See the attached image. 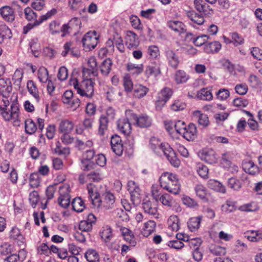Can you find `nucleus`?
<instances>
[{
	"label": "nucleus",
	"instance_id": "obj_1",
	"mask_svg": "<svg viewBox=\"0 0 262 262\" xmlns=\"http://www.w3.org/2000/svg\"><path fill=\"white\" fill-rule=\"evenodd\" d=\"M89 198L91 202L95 208H99L101 205L106 209L112 208L115 202V198L114 194L110 192H106L103 194V200L99 198V194L93 188L91 184L87 186Z\"/></svg>",
	"mask_w": 262,
	"mask_h": 262
},
{
	"label": "nucleus",
	"instance_id": "obj_2",
	"mask_svg": "<svg viewBox=\"0 0 262 262\" xmlns=\"http://www.w3.org/2000/svg\"><path fill=\"white\" fill-rule=\"evenodd\" d=\"M0 115L6 121L18 122L19 108L18 103L13 102L10 105L8 99H2L0 101Z\"/></svg>",
	"mask_w": 262,
	"mask_h": 262
},
{
	"label": "nucleus",
	"instance_id": "obj_3",
	"mask_svg": "<svg viewBox=\"0 0 262 262\" xmlns=\"http://www.w3.org/2000/svg\"><path fill=\"white\" fill-rule=\"evenodd\" d=\"M160 186L164 189L174 195L180 193L181 184L178 176L174 173L165 172L160 177Z\"/></svg>",
	"mask_w": 262,
	"mask_h": 262
},
{
	"label": "nucleus",
	"instance_id": "obj_4",
	"mask_svg": "<svg viewBox=\"0 0 262 262\" xmlns=\"http://www.w3.org/2000/svg\"><path fill=\"white\" fill-rule=\"evenodd\" d=\"M95 83L92 78H86L79 82L76 78L72 79L70 84L76 90L77 94L82 97L92 98L94 94V86Z\"/></svg>",
	"mask_w": 262,
	"mask_h": 262
},
{
	"label": "nucleus",
	"instance_id": "obj_5",
	"mask_svg": "<svg viewBox=\"0 0 262 262\" xmlns=\"http://www.w3.org/2000/svg\"><path fill=\"white\" fill-rule=\"evenodd\" d=\"M173 94L172 90L167 87L162 89L157 94L155 107L157 111H161Z\"/></svg>",
	"mask_w": 262,
	"mask_h": 262
},
{
	"label": "nucleus",
	"instance_id": "obj_6",
	"mask_svg": "<svg viewBox=\"0 0 262 262\" xmlns=\"http://www.w3.org/2000/svg\"><path fill=\"white\" fill-rule=\"evenodd\" d=\"M127 116H130V119L135 121V124L140 128L150 127L152 124L151 118L146 114H142L139 116L132 112L130 111L126 112Z\"/></svg>",
	"mask_w": 262,
	"mask_h": 262
},
{
	"label": "nucleus",
	"instance_id": "obj_7",
	"mask_svg": "<svg viewBox=\"0 0 262 262\" xmlns=\"http://www.w3.org/2000/svg\"><path fill=\"white\" fill-rule=\"evenodd\" d=\"M99 35L95 31L88 32L83 36L82 42L84 49L90 51L94 49L98 43Z\"/></svg>",
	"mask_w": 262,
	"mask_h": 262
},
{
	"label": "nucleus",
	"instance_id": "obj_8",
	"mask_svg": "<svg viewBox=\"0 0 262 262\" xmlns=\"http://www.w3.org/2000/svg\"><path fill=\"white\" fill-rule=\"evenodd\" d=\"M70 186L69 184H62L59 187V196L58 199L59 205L64 208L70 204Z\"/></svg>",
	"mask_w": 262,
	"mask_h": 262
},
{
	"label": "nucleus",
	"instance_id": "obj_9",
	"mask_svg": "<svg viewBox=\"0 0 262 262\" xmlns=\"http://www.w3.org/2000/svg\"><path fill=\"white\" fill-rule=\"evenodd\" d=\"M166 157L171 165L176 167H178L180 164V161L177 157L176 154L170 145L164 143L160 149Z\"/></svg>",
	"mask_w": 262,
	"mask_h": 262
},
{
	"label": "nucleus",
	"instance_id": "obj_10",
	"mask_svg": "<svg viewBox=\"0 0 262 262\" xmlns=\"http://www.w3.org/2000/svg\"><path fill=\"white\" fill-rule=\"evenodd\" d=\"M128 190L130 194V199L134 204L140 202V189L133 181H129L127 184Z\"/></svg>",
	"mask_w": 262,
	"mask_h": 262
},
{
	"label": "nucleus",
	"instance_id": "obj_11",
	"mask_svg": "<svg viewBox=\"0 0 262 262\" xmlns=\"http://www.w3.org/2000/svg\"><path fill=\"white\" fill-rule=\"evenodd\" d=\"M165 54L168 65L174 69L178 68L180 60L175 52L172 50L168 49L165 51Z\"/></svg>",
	"mask_w": 262,
	"mask_h": 262
},
{
	"label": "nucleus",
	"instance_id": "obj_12",
	"mask_svg": "<svg viewBox=\"0 0 262 262\" xmlns=\"http://www.w3.org/2000/svg\"><path fill=\"white\" fill-rule=\"evenodd\" d=\"M96 218L92 213H90L87 217L86 220L81 221L79 225V229L81 231L89 232L92 229L93 225L95 223Z\"/></svg>",
	"mask_w": 262,
	"mask_h": 262
},
{
	"label": "nucleus",
	"instance_id": "obj_13",
	"mask_svg": "<svg viewBox=\"0 0 262 262\" xmlns=\"http://www.w3.org/2000/svg\"><path fill=\"white\" fill-rule=\"evenodd\" d=\"M161 62L155 60L151 62L146 68L145 74L147 76H153L157 77L161 74Z\"/></svg>",
	"mask_w": 262,
	"mask_h": 262
},
{
	"label": "nucleus",
	"instance_id": "obj_14",
	"mask_svg": "<svg viewBox=\"0 0 262 262\" xmlns=\"http://www.w3.org/2000/svg\"><path fill=\"white\" fill-rule=\"evenodd\" d=\"M142 205L145 212L153 216H156L158 214V205L156 202L144 200Z\"/></svg>",
	"mask_w": 262,
	"mask_h": 262
},
{
	"label": "nucleus",
	"instance_id": "obj_15",
	"mask_svg": "<svg viewBox=\"0 0 262 262\" xmlns=\"http://www.w3.org/2000/svg\"><path fill=\"white\" fill-rule=\"evenodd\" d=\"M149 91V89L146 86L141 84H136L132 92L134 98L141 99L145 97Z\"/></svg>",
	"mask_w": 262,
	"mask_h": 262
},
{
	"label": "nucleus",
	"instance_id": "obj_16",
	"mask_svg": "<svg viewBox=\"0 0 262 262\" xmlns=\"http://www.w3.org/2000/svg\"><path fill=\"white\" fill-rule=\"evenodd\" d=\"M202 159L210 164L215 163L217 160L215 152L211 149L203 150Z\"/></svg>",
	"mask_w": 262,
	"mask_h": 262
},
{
	"label": "nucleus",
	"instance_id": "obj_17",
	"mask_svg": "<svg viewBox=\"0 0 262 262\" xmlns=\"http://www.w3.org/2000/svg\"><path fill=\"white\" fill-rule=\"evenodd\" d=\"M12 91L10 81L4 78L0 79V93L3 99L7 98Z\"/></svg>",
	"mask_w": 262,
	"mask_h": 262
},
{
	"label": "nucleus",
	"instance_id": "obj_18",
	"mask_svg": "<svg viewBox=\"0 0 262 262\" xmlns=\"http://www.w3.org/2000/svg\"><path fill=\"white\" fill-rule=\"evenodd\" d=\"M0 13L6 21L12 22L15 19L14 10L10 6H5L0 8Z\"/></svg>",
	"mask_w": 262,
	"mask_h": 262
},
{
	"label": "nucleus",
	"instance_id": "obj_19",
	"mask_svg": "<svg viewBox=\"0 0 262 262\" xmlns=\"http://www.w3.org/2000/svg\"><path fill=\"white\" fill-rule=\"evenodd\" d=\"M186 16L193 23L201 25L204 23V18L202 14L196 13L193 10L185 11Z\"/></svg>",
	"mask_w": 262,
	"mask_h": 262
},
{
	"label": "nucleus",
	"instance_id": "obj_20",
	"mask_svg": "<svg viewBox=\"0 0 262 262\" xmlns=\"http://www.w3.org/2000/svg\"><path fill=\"white\" fill-rule=\"evenodd\" d=\"M118 129L124 135H129L131 133L132 127L128 118L120 119L117 123Z\"/></svg>",
	"mask_w": 262,
	"mask_h": 262
},
{
	"label": "nucleus",
	"instance_id": "obj_21",
	"mask_svg": "<svg viewBox=\"0 0 262 262\" xmlns=\"http://www.w3.org/2000/svg\"><path fill=\"white\" fill-rule=\"evenodd\" d=\"M194 190L196 195L200 199L205 202L208 201V191L204 185L201 184H196L194 187Z\"/></svg>",
	"mask_w": 262,
	"mask_h": 262
},
{
	"label": "nucleus",
	"instance_id": "obj_22",
	"mask_svg": "<svg viewBox=\"0 0 262 262\" xmlns=\"http://www.w3.org/2000/svg\"><path fill=\"white\" fill-rule=\"evenodd\" d=\"M196 127L193 124L186 126V129L182 135L188 141H193L196 137Z\"/></svg>",
	"mask_w": 262,
	"mask_h": 262
},
{
	"label": "nucleus",
	"instance_id": "obj_23",
	"mask_svg": "<svg viewBox=\"0 0 262 262\" xmlns=\"http://www.w3.org/2000/svg\"><path fill=\"white\" fill-rule=\"evenodd\" d=\"M109 120L104 115L100 116L99 119V127L98 134L101 136H104L108 130V123Z\"/></svg>",
	"mask_w": 262,
	"mask_h": 262
},
{
	"label": "nucleus",
	"instance_id": "obj_24",
	"mask_svg": "<svg viewBox=\"0 0 262 262\" xmlns=\"http://www.w3.org/2000/svg\"><path fill=\"white\" fill-rule=\"evenodd\" d=\"M125 44L127 48L129 49L137 47L138 45V38L135 33L131 31H127L125 37Z\"/></svg>",
	"mask_w": 262,
	"mask_h": 262
},
{
	"label": "nucleus",
	"instance_id": "obj_25",
	"mask_svg": "<svg viewBox=\"0 0 262 262\" xmlns=\"http://www.w3.org/2000/svg\"><path fill=\"white\" fill-rule=\"evenodd\" d=\"M73 128L74 123L72 121L63 119L59 123L58 130L60 133H70Z\"/></svg>",
	"mask_w": 262,
	"mask_h": 262
},
{
	"label": "nucleus",
	"instance_id": "obj_26",
	"mask_svg": "<svg viewBox=\"0 0 262 262\" xmlns=\"http://www.w3.org/2000/svg\"><path fill=\"white\" fill-rule=\"evenodd\" d=\"M196 97L198 99L203 101H210L213 99L211 90L208 88H202L199 90Z\"/></svg>",
	"mask_w": 262,
	"mask_h": 262
},
{
	"label": "nucleus",
	"instance_id": "obj_27",
	"mask_svg": "<svg viewBox=\"0 0 262 262\" xmlns=\"http://www.w3.org/2000/svg\"><path fill=\"white\" fill-rule=\"evenodd\" d=\"M222 45L219 41H214L205 45L204 52L208 54L217 53L221 50Z\"/></svg>",
	"mask_w": 262,
	"mask_h": 262
},
{
	"label": "nucleus",
	"instance_id": "obj_28",
	"mask_svg": "<svg viewBox=\"0 0 262 262\" xmlns=\"http://www.w3.org/2000/svg\"><path fill=\"white\" fill-rule=\"evenodd\" d=\"M156 227V224L155 221L149 220L144 223L142 231V235L145 237H148L151 233L155 232Z\"/></svg>",
	"mask_w": 262,
	"mask_h": 262
},
{
	"label": "nucleus",
	"instance_id": "obj_29",
	"mask_svg": "<svg viewBox=\"0 0 262 262\" xmlns=\"http://www.w3.org/2000/svg\"><path fill=\"white\" fill-rule=\"evenodd\" d=\"M245 237L250 242L262 243V232L259 231H248L245 233Z\"/></svg>",
	"mask_w": 262,
	"mask_h": 262
},
{
	"label": "nucleus",
	"instance_id": "obj_30",
	"mask_svg": "<svg viewBox=\"0 0 262 262\" xmlns=\"http://www.w3.org/2000/svg\"><path fill=\"white\" fill-rule=\"evenodd\" d=\"M208 186L209 188L222 193L226 192V189L225 186L221 182L214 179H210L208 181Z\"/></svg>",
	"mask_w": 262,
	"mask_h": 262
},
{
	"label": "nucleus",
	"instance_id": "obj_31",
	"mask_svg": "<svg viewBox=\"0 0 262 262\" xmlns=\"http://www.w3.org/2000/svg\"><path fill=\"white\" fill-rule=\"evenodd\" d=\"M94 119L92 118H85L83 121V127L80 125L76 126V132L77 134H82L84 129H91L93 127Z\"/></svg>",
	"mask_w": 262,
	"mask_h": 262
},
{
	"label": "nucleus",
	"instance_id": "obj_32",
	"mask_svg": "<svg viewBox=\"0 0 262 262\" xmlns=\"http://www.w3.org/2000/svg\"><path fill=\"white\" fill-rule=\"evenodd\" d=\"M244 170L250 174L254 175L259 171V168L252 161H245L243 163Z\"/></svg>",
	"mask_w": 262,
	"mask_h": 262
},
{
	"label": "nucleus",
	"instance_id": "obj_33",
	"mask_svg": "<svg viewBox=\"0 0 262 262\" xmlns=\"http://www.w3.org/2000/svg\"><path fill=\"white\" fill-rule=\"evenodd\" d=\"M101 238L105 242H109L113 237L112 229L110 226H103L100 232Z\"/></svg>",
	"mask_w": 262,
	"mask_h": 262
},
{
	"label": "nucleus",
	"instance_id": "obj_34",
	"mask_svg": "<svg viewBox=\"0 0 262 262\" xmlns=\"http://www.w3.org/2000/svg\"><path fill=\"white\" fill-rule=\"evenodd\" d=\"M193 117L197 119L198 123L203 126L206 127L209 124V121L207 115L202 114L200 111H196L193 112Z\"/></svg>",
	"mask_w": 262,
	"mask_h": 262
},
{
	"label": "nucleus",
	"instance_id": "obj_35",
	"mask_svg": "<svg viewBox=\"0 0 262 262\" xmlns=\"http://www.w3.org/2000/svg\"><path fill=\"white\" fill-rule=\"evenodd\" d=\"M88 64L90 68L84 69L83 70V74L84 75H85L86 73H92L93 74H94L97 67V63L95 57L93 56L90 57L88 61Z\"/></svg>",
	"mask_w": 262,
	"mask_h": 262
},
{
	"label": "nucleus",
	"instance_id": "obj_36",
	"mask_svg": "<svg viewBox=\"0 0 262 262\" xmlns=\"http://www.w3.org/2000/svg\"><path fill=\"white\" fill-rule=\"evenodd\" d=\"M189 79V75L183 70H178L175 73L174 80L177 84L186 83Z\"/></svg>",
	"mask_w": 262,
	"mask_h": 262
},
{
	"label": "nucleus",
	"instance_id": "obj_37",
	"mask_svg": "<svg viewBox=\"0 0 262 262\" xmlns=\"http://www.w3.org/2000/svg\"><path fill=\"white\" fill-rule=\"evenodd\" d=\"M202 216L191 218L188 222V227L191 231H194L200 228Z\"/></svg>",
	"mask_w": 262,
	"mask_h": 262
},
{
	"label": "nucleus",
	"instance_id": "obj_38",
	"mask_svg": "<svg viewBox=\"0 0 262 262\" xmlns=\"http://www.w3.org/2000/svg\"><path fill=\"white\" fill-rule=\"evenodd\" d=\"M168 228L173 231H177L180 229L179 220L177 216L171 215L167 221Z\"/></svg>",
	"mask_w": 262,
	"mask_h": 262
},
{
	"label": "nucleus",
	"instance_id": "obj_39",
	"mask_svg": "<svg viewBox=\"0 0 262 262\" xmlns=\"http://www.w3.org/2000/svg\"><path fill=\"white\" fill-rule=\"evenodd\" d=\"M35 123L31 119H27L25 122V129L27 134L32 135L37 130Z\"/></svg>",
	"mask_w": 262,
	"mask_h": 262
},
{
	"label": "nucleus",
	"instance_id": "obj_40",
	"mask_svg": "<svg viewBox=\"0 0 262 262\" xmlns=\"http://www.w3.org/2000/svg\"><path fill=\"white\" fill-rule=\"evenodd\" d=\"M112 61L110 58L104 60L100 66V71L104 76H107L110 73Z\"/></svg>",
	"mask_w": 262,
	"mask_h": 262
},
{
	"label": "nucleus",
	"instance_id": "obj_41",
	"mask_svg": "<svg viewBox=\"0 0 262 262\" xmlns=\"http://www.w3.org/2000/svg\"><path fill=\"white\" fill-rule=\"evenodd\" d=\"M127 70L131 74L139 75L143 71L142 64H136L132 63H128L127 64Z\"/></svg>",
	"mask_w": 262,
	"mask_h": 262
},
{
	"label": "nucleus",
	"instance_id": "obj_42",
	"mask_svg": "<svg viewBox=\"0 0 262 262\" xmlns=\"http://www.w3.org/2000/svg\"><path fill=\"white\" fill-rule=\"evenodd\" d=\"M85 257L89 262H99V255L96 250L89 249L85 253Z\"/></svg>",
	"mask_w": 262,
	"mask_h": 262
},
{
	"label": "nucleus",
	"instance_id": "obj_43",
	"mask_svg": "<svg viewBox=\"0 0 262 262\" xmlns=\"http://www.w3.org/2000/svg\"><path fill=\"white\" fill-rule=\"evenodd\" d=\"M27 86L30 94L34 97L37 101H39V96L38 92L34 82L32 80H29L27 82Z\"/></svg>",
	"mask_w": 262,
	"mask_h": 262
},
{
	"label": "nucleus",
	"instance_id": "obj_44",
	"mask_svg": "<svg viewBox=\"0 0 262 262\" xmlns=\"http://www.w3.org/2000/svg\"><path fill=\"white\" fill-rule=\"evenodd\" d=\"M164 143H161L158 138L156 137H152L150 140V145L151 148L157 154L160 153L161 146Z\"/></svg>",
	"mask_w": 262,
	"mask_h": 262
},
{
	"label": "nucleus",
	"instance_id": "obj_45",
	"mask_svg": "<svg viewBox=\"0 0 262 262\" xmlns=\"http://www.w3.org/2000/svg\"><path fill=\"white\" fill-rule=\"evenodd\" d=\"M73 209L78 212H80L85 208L84 202L80 198H75L72 202Z\"/></svg>",
	"mask_w": 262,
	"mask_h": 262
},
{
	"label": "nucleus",
	"instance_id": "obj_46",
	"mask_svg": "<svg viewBox=\"0 0 262 262\" xmlns=\"http://www.w3.org/2000/svg\"><path fill=\"white\" fill-rule=\"evenodd\" d=\"M171 129L173 126L176 132L180 135H182L186 129V125L185 122L181 120H178L175 123L171 122L170 124Z\"/></svg>",
	"mask_w": 262,
	"mask_h": 262
},
{
	"label": "nucleus",
	"instance_id": "obj_47",
	"mask_svg": "<svg viewBox=\"0 0 262 262\" xmlns=\"http://www.w3.org/2000/svg\"><path fill=\"white\" fill-rule=\"evenodd\" d=\"M23 76V72L21 70L17 69L13 76L12 81L15 86L20 88L21 80Z\"/></svg>",
	"mask_w": 262,
	"mask_h": 262
},
{
	"label": "nucleus",
	"instance_id": "obj_48",
	"mask_svg": "<svg viewBox=\"0 0 262 262\" xmlns=\"http://www.w3.org/2000/svg\"><path fill=\"white\" fill-rule=\"evenodd\" d=\"M40 183V178L37 172H34L30 174L29 177V184L31 187L36 188Z\"/></svg>",
	"mask_w": 262,
	"mask_h": 262
},
{
	"label": "nucleus",
	"instance_id": "obj_49",
	"mask_svg": "<svg viewBox=\"0 0 262 262\" xmlns=\"http://www.w3.org/2000/svg\"><path fill=\"white\" fill-rule=\"evenodd\" d=\"M168 25L172 30L179 33L182 32L184 29V24L180 21H170Z\"/></svg>",
	"mask_w": 262,
	"mask_h": 262
},
{
	"label": "nucleus",
	"instance_id": "obj_50",
	"mask_svg": "<svg viewBox=\"0 0 262 262\" xmlns=\"http://www.w3.org/2000/svg\"><path fill=\"white\" fill-rule=\"evenodd\" d=\"M38 78L42 83H46L49 80V73L45 67H41L38 70Z\"/></svg>",
	"mask_w": 262,
	"mask_h": 262
},
{
	"label": "nucleus",
	"instance_id": "obj_51",
	"mask_svg": "<svg viewBox=\"0 0 262 262\" xmlns=\"http://www.w3.org/2000/svg\"><path fill=\"white\" fill-rule=\"evenodd\" d=\"M196 171L198 174L203 179H207L208 178L209 169L208 167L202 164L198 165Z\"/></svg>",
	"mask_w": 262,
	"mask_h": 262
},
{
	"label": "nucleus",
	"instance_id": "obj_52",
	"mask_svg": "<svg viewBox=\"0 0 262 262\" xmlns=\"http://www.w3.org/2000/svg\"><path fill=\"white\" fill-rule=\"evenodd\" d=\"M10 238L13 239H18L23 242L24 239L23 236L20 233L19 229L16 227H13L9 232Z\"/></svg>",
	"mask_w": 262,
	"mask_h": 262
},
{
	"label": "nucleus",
	"instance_id": "obj_53",
	"mask_svg": "<svg viewBox=\"0 0 262 262\" xmlns=\"http://www.w3.org/2000/svg\"><path fill=\"white\" fill-rule=\"evenodd\" d=\"M239 209L242 211L253 212L258 209L257 205L255 203L246 204L239 207Z\"/></svg>",
	"mask_w": 262,
	"mask_h": 262
},
{
	"label": "nucleus",
	"instance_id": "obj_54",
	"mask_svg": "<svg viewBox=\"0 0 262 262\" xmlns=\"http://www.w3.org/2000/svg\"><path fill=\"white\" fill-rule=\"evenodd\" d=\"M241 183L235 178L232 177L228 180V186L234 190H238L241 188Z\"/></svg>",
	"mask_w": 262,
	"mask_h": 262
},
{
	"label": "nucleus",
	"instance_id": "obj_55",
	"mask_svg": "<svg viewBox=\"0 0 262 262\" xmlns=\"http://www.w3.org/2000/svg\"><path fill=\"white\" fill-rule=\"evenodd\" d=\"M182 202L185 205L190 208H196L199 206L198 202L188 196H184L182 198Z\"/></svg>",
	"mask_w": 262,
	"mask_h": 262
},
{
	"label": "nucleus",
	"instance_id": "obj_56",
	"mask_svg": "<svg viewBox=\"0 0 262 262\" xmlns=\"http://www.w3.org/2000/svg\"><path fill=\"white\" fill-rule=\"evenodd\" d=\"M123 86L125 91L127 92H130L134 89V85L129 75H126L123 78Z\"/></svg>",
	"mask_w": 262,
	"mask_h": 262
},
{
	"label": "nucleus",
	"instance_id": "obj_57",
	"mask_svg": "<svg viewBox=\"0 0 262 262\" xmlns=\"http://www.w3.org/2000/svg\"><path fill=\"white\" fill-rule=\"evenodd\" d=\"M209 37L207 35H202L198 36L193 39V42L196 46L200 47L205 44L209 39Z\"/></svg>",
	"mask_w": 262,
	"mask_h": 262
},
{
	"label": "nucleus",
	"instance_id": "obj_58",
	"mask_svg": "<svg viewBox=\"0 0 262 262\" xmlns=\"http://www.w3.org/2000/svg\"><path fill=\"white\" fill-rule=\"evenodd\" d=\"M187 242L188 243V246L194 250L199 249V247L202 243V240L200 238H188L187 239Z\"/></svg>",
	"mask_w": 262,
	"mask_h": 262
},
{
	"label": "nucleus",
	"instance_id": "obj_59",
	"mask_svg": "<svg viewBox=\"0 0 262 262\" xmlns=\"http://www.w3.org/2000/svg\"><path fill=\"white\" fill-rule=\"evenodd\" d=\"M158 200H159L162 203V204L165 206L170 207L172 205V199L167 193H164V194L160 196Z\"/></svg>",
	"mask_w": 262,
	"mask_h": 262
},
{
	"label": "nucleus",
	"instance_id": "obj_60",
	"mask_svg": "<svg viewBox=\"0 0 262 262\" xmlns=\"http://www.w3.org/2000/svg\"><path fill=\"white\" fill-rule=\"evenodd\" d=\"M61 27L60 24L55 20L51 21L49 24V30L50 33L54 35L59 33L60 31Z\"/></svg>",
	"mask_w": 262,
	"mask_h": 262
},
{
	"label": "nucleus",
	"instance_id": "obj_61",
	"mask_svg": "<svg viewBox=\"0 0 262 262\" xmlns=\"http://www.w3.org/2000/svg\"><path fill=\"white\" fill-rule=\"evenodd\" d=\"M95 164L92 161L81 160V168L84 171H89L93 169L95 167Z\"/></svg>",
	"mask_w": 262,
	"mask_h": 262
},
{
	"label": "nucleus",
	"instance_id": "obj_62",
	"mask_svg": "<svg viewBox=\"0 0 262 262\" xmlns=\"http://www.w3.org/2000/svg\"><path fill=\"white\" fill-rule=\"evenodd\" d=\"M229 91L226 89H220L216 94L217 99L221 101L227 99L229 97Z\"/></svg>",
	"mask_w": 262,
	"mask_h": 262
},
{
	"label": "nucleus",
	"instance_id": "obj_63",
	"mask_svg": "<svg viewBox=\"0 0 262 262\" xmlns=\"http://www.w3.org/2000/svg\"><path fill=\"white\" fill-rule=\"evenodd\" d=\"M147 53L150 58H156L160 55V52L158 47L150 46L147 49Z\"/></svg>",
	"mask_w": 262,
	"mask_h": 262
},
{
	"label": "nucleus",
	"instance_id": "obj_64",
	"mask_svg": "<svg viewBox=\"0 0 262 262\" xmlns=\"http://www.w3.org/2000/svg\"><path fill=\"white\" fill-rule=\"evenodd\" d=\"M167 245L171 248L177 250L181 249L184 246V243L179 240L170 241L167 242Z\"/></svg>",
	"mask_w": 262,
	"mask_h": 262
}]
</instances>
